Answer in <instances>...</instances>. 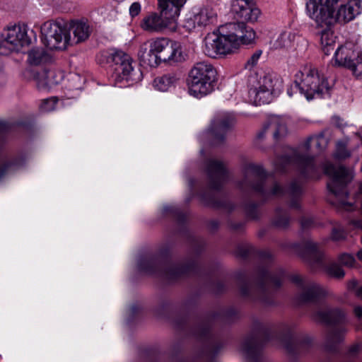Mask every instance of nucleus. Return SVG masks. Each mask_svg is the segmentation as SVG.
<instances>
[{
	"label": "nucleus",
	"mask_w": 362,
	"mask_h": 362,
	"mask_svg": "<svg viewBox=\"0 0 362 362\" xmlns=\"http://www.w3.org/2000/svg\"><path fill=\"white\" fill-rule=\"evenodd\" d=\"M16 165V163L9 162L6 163L3 167L0 168V179L4 176V175L6 173H8L15 168Z\"/></svg>",
	"instance_id": "41"
},
{
	"label": "nucleus",
	"mask_w": 362,
	"mask_h": 362,
	"mask_svg": "<svg viewBox=\"0 0 362 362\" xmlns=\"http://www.w3.org/2000/svg\"><path fill=\"white\" fill-rule=\"evenodd\" d=\"M323 293L322 288L316 284L309 285L305 292V298L307 299H312L316 298Z\"/></svg>",
	"instance_id": "31"
},
{
	"label": "nucleus",
	"mask_w": 362,
	"mask_h": 362,
	"mask_svg": "<svg viewBox=\"0 0 362 362\" xmlns=\"http://www.w3.org/2000/svg\"><path fill=\"white\" fill-rule=\"evenodd\" d=\"M331 274V276L332 278H334L336 279H341L344 277V274L345 273H330Z\"/></svg>",
	"instance_id": "49"
},
{
	"label": "nucleus",
	"mask_w": 362,
	"mask_h": 362,
	"mask_svg": "<svg viewBox=\"0 0 362 362\" xmlns=\"http://www.w3.org/2000/svg\"><path fill=\"white\" fill-rule=\"evenodd\" d=\"M308 47L307 40L291 32H284L271 42V48L274 50L296 52L303 53Z\"/></svg>",
	"instance_id": "14"
},
{
	"label": "nucleus",
	"mask_w": 362,
	"mask_h": 362,
	"mask_svg": "<svg viewBox=\"0 0 362 362\" xmlns=\"http://www.w3.org/2000/svg\"><path fill=\"white\" fill-rule=\"evenodd\" d=\"M0 54H6V50L5 49L4 47L2 45V40L0 39Z\"/></svg>",
	"instance_id": "51"
},
{
	"label": "nucleus",
	"mask_w": 362,
	"mask_h": 362,
	"mask_svg": "<svg viewBox=\"0 0 362 362\" xmlns=\"http://www.w3.org/2000/svg\"><path fill=\"white\" fill-rule=\"evenodd\" d=\"M356 262L354 257L349 253L339 255L336 261L332 260L327 263V272H340L342 267L353 268Z\"/></svg>",
	"instance_id": "25"
},
{
	"label": "nucleus",
	"mask_w": 362,
	"mask_h": 362,
	"mask_svg": "<svg viewBox=\"0 0 362 362\" xmlns=\"http://www.w3.org/2000/svg\"><path fill=\"white\" fill-rule=\"evenodd\" d=\"M359 189H360V192L362 194V185L360 186Z\"/></svg>",
	"instance_id": "54"
},
{
	"label": "nucleus",
	"mask_w": 362,
	"mask_h": 362,
	"mask_svg": "<svg viewBox=\"0 0 362 362\" xmlns=\"http://www.w3.org/2000/svg\"><path fill=\"white\" fill-rule=\"evenodd\" d=\"M259 137H262V133H260V134H259Z\"/></svg>",
	"instance_id": "56"
},
{
	"label": "nucleus",
	"mask_w": 362,
	"mask_h": 362,
	"mask_svg": "<svg viewBox=\"0 0 362 362\" xmlns=\"http://www.w3.org/2000/svg\"><path fill=\"white\" fill-rule=\"evenodd\" d=\"M57 102L56 98H50L42 100L40 105V110L43 112H50L55 109V106Z\"/></svg>",
	"instance_id": "35"
},
{
	"label": "nucleus",
	"mask_w": 362,
	"mask_h": 362,
	"mask_svg": "<svg viewBox=\"0 0 362 362\" xmlns=\"http://www.w3.org/2000/svg\"><path fill=\"white\" fill-rule=\"evenodd\" d=\"M206 173L209 187L214 190L220 189L227 179V171L222 161L209 160L206 164Z\"/></svg>",
	"instance_id": "16"
},
{
	"label": "nucleus",
	"mask_w": 362,
	"mask_h": 362,
	"mask_svg": "<svg viewBox=\"0 0 362 362\" xmlns=\"http://www.w3.org/2000/svg\"><path fill=\"white\" fill-rule=\"evenodd\" d=\"M262 50H257L255 52L251 57L247 59V62L245 64V67L246 69H252L254 66H255L257 64V62L259 61L261 55H262Z\"/></svg>",
	"instance_id": "37"
},
{
	"label": "nucleus",
	"mask_w": 362,
	"mask_h": 362,
	"mask_svg": "<svg viewBox=\"0 0 362 362\" xmlns=\"http://www.w3.org/2000/svg\"><path fill=\"white\" fill-rule=\"evenodd\" d=\"M68 28L74 35V37L71 38V45L86 41L91 33L89 23L83 19L72 21Z\"/></svg>",
	"instance_id": "21"
},
{
	"label": "nucleus",
	"mask_w": 362,
	"mask_h": 362,
	"mask_svg": "<svg viewBox=\"0 0 362 362\" xmlns=\"http://www.w3.org/2000/svg\"><path fill=\"white\" fill-rule=\"evenodd\" d=\"M156 260L153 257L142 258L138 261V266L142 270L156 269Z\"/></svg>",
	"instance_id": "32"
},
{
	"label": "nucleus",
	"mask_w": 362,
	"mask_h": 362,
	"mask_svg": "<svg viewBox=\"0 0 362 362\" xmlns=\"http://www.w3.org/2000/svg\"><path fill=\"white\" fill-rule=\"evenodd\" d=\"M358 349H359V345L356 344V345H354L353 346H351L349 349V351L352 354H354L356 351H358Z\"/></svg>",
	"instance_id": "50"
},
{
	"label": "nucleus",
	"mask_w": 362,
	"mask_h": 362,
	"mask_svg": "<svg viewBox=\"0 0 362 362\" xmlns=\"http://www.w3.org/2000/svg\"><path fill=\"white\" fill-rule=\"evenodd\" d=\"M262 279H263L264 280L267 281L266 284H267V285H274V286H279L281 284L280 281H273V280H269V281L267 279V277L265 275L262 276Z\"/></svg>",
	"instance_id": "47"
},
{
	"label": "nucleus",
	"mask_w": 362,
	"mask_h": 362,
	"mask_svg": "<svg viewBox=\"0 0 362 362\" xmlns=\"http://www.w3.org/2000/svg\"><path fill=\"white\" fill-rule=\"evenodd\" d=\"M243 179L238 187L244 192H254L264 199L280 197L285 189L277 182H270L263 168L254 163H246L242 168Z\"/></svg>",
	"instance_id": "3"
},
{
	"label": "nucleus",
	"mask_w": 362,
	"mask_h": 362,
	"mask_svg": "<svg viewBox=\"0 0 362 362\" xmlns=\"http://www.w3.org/2000/svg\"><path fill=\"white\" fill-rule=\"evenodd\" d=\"M290 279L291 281L296 286H302L303 285V280L302 277L298 274L292 275Z\"/></svg>",
	"instance_id": "44"
},
{
	"label": "nucleus",
	"mask_w": 362,
	"mask_h": 362,
	"mask_svg": "<svg viewBox=\"0 0 362 362\" xmlns=\"http://www.w3.org/2000/svg\"><path fill=\"white\" fill-rule=\"evenodd\" d=\"M186 2L187 0H166L167 5L172 4V6H175L178 9V12Z\"/></svg>",
	"instance_id": "43"
},
{
	"label": "nucleus",
	"mask_w": 362,
	"mask_h": 362,
	"mask_svg": "<svg viewBox=\"0 0 362 362\" xmlns=\"http://www.w3.org/2000/svg\"><path fill=\"white\" fill-rule=\"evenodd\" d=\"M311 223V221L310 220H308L307 221H304V220H302V222H301V224L303 226V227H307L309 226V224Z\"/></svg>",
	"instance_id": "52"
},
{
	"label": "nucleus",
	"mask_w": 362,
	"mask_h": 362,
	"mask_svg": "<svg viewBox=\"0 0 362 362\" xmlns=\"http://www.w3.org/2000/svg\"><path fill=\"white\" fill-rule=\"evenodd\" d=\"M178 266L177 272H187L196 269L197 262L195 260H187L179 263Z\"/></svg>",
	"instance_id": "38"
},
{
	"label": "nucleus",
	"mask_w": 362,
	"mask_h": 362,
	"mask_svg": "<svg viewBox=\"0 0 362 362\" xmlns=\"http://www.w3.org/2000/svg\"><path fill=\"white\" fill-rule=\"evenodd\" d=\"M231 32L235 46L238 48L240 45L254 44L256 38V33L253 28L247 26L244 23H232L228 25Z\"/></svg>",
	"instance_id": "18"
},
{
	"label": "nucleus",
	"mask_w": 362,
	"mask_h": 362,
	"mask_svg": "<svg viewBox=\"0 0 362 362\" xmlns=\"http://www.w3.org/2000/svg\"><path fill=\"white\" fill-rule=\"evenodd\" d=\"M256 350V346L253 340L245 341L240 348V351L246 356H249L252 354Z\"/></svg>",
	"instance_id": "33"
},
{
	"label": "nucleus",
	"mask_w": 362,
	"mask_h": 362,
	"mask_svg": "<svg viewBox=\"0 0 362 362\" xmlns=\"http://www.w3.org/2000/svg\"><path fill=\"white\" fill-rule=\"evenodd\" d=\"M49 57L43 48H33L28 52V62L33 65H39L47 62Z\"/></svg>",
	"instance_id": "28"
},
{
	"label": "nucleus",
	"mask_w": 362,
	"mask_h": 362,
	"mask_svg": "<svg viewBox=\"0 0 362 362\" xmlns=\"http://www.w3.org/2000/svg\"><path fill=\"white\" fill-rule=\"evenodd\" d=\"M356 256L358 259L362 262V249L357 252Z\"/></svg>",
	"instance_id": "53"
},
{
	"label": "nucleus",
	"mask_w": 362,
	"mask_h": 362,
	"mask_svg": "<svg viewBox=\"0 0 362 362\" xmlns=\"http://www.w3.org/2000/svg\"><path fill=\"white\" fill-rule=\"evenodd\" d=\"M42 43L51 50H64L71 45L70 30L59 21L49 20L40 27Z\"/></svg>",
	"instance_id": "7"
},
{
	"label": "nucleus",
	"mask_w": 362,
	"mask_h": 362,
	"mask_svg": "<svg viewBox=\"0 0 362 362\" xmlns=\"http://www.w3.org/2000/svg\"><path fill=\"white\" fill-rule=\"evenodd\" d=\"M298 80L295 79L294 83L287 90V93L290 97H292L294 93H296L297 91L300 92V88H297Z\"/></svg>",
	"instance_id": "45"
},
{
	"label": "nucleus",
	"mask_w": 362,
	"mask_h": 362,
	"mask_svg": "<svg viewBox=\"0 0 362 362\" xmlns=\"http://www.w3.org/2000/svg\"><path fill=\"white\" fill-rule=\"evenodd\" d=\"M177 81L173 74H168L156 78L153 81V86L159 91H167Z\"/></svg>",
	"instance_id": "27"
},
{
	"label": "nucleus",
	"mask_w": 362,
	"mask_h": 362,
	"mask_svg": "<svg viewBox=\"0 0 362 362\" xmlns=\"http://www.w3.org/2000/svg\"><path fill=\"white\" fill-rule=\"evenodd\" d=\"M354 313L356 316L359 319L362 320V307L357 306L354 308Z\"/></svg>",
	"instance_id": "48"
},
{
	"label": "nucleus",
	"mask_w": 362,
	"mask_h": 362,
	"mask_svg": "<svg viewBox=\"0 0 362 362\" xmlns=\"http://www.w3.org/2000/svg\"><path fill=\"white\" fill-rule=\"evenodd\" d=\"M347 286L349 290H354L356 295L362 298V286H358V281L356 279L350 281Z\"/></svg>",
	"instance_id": "39"
},
{
	"label": "nucleus",
	"mask_w": 362,
	"mask_h": 362,
	"mask_svg": "<svg viewBox=\"0 0 362 362\" xmlns=\"http://www.w3.org/2000/svg\"><path fill=\"white\" fill-rule=\"evenodd\" d=\"M335 64L351 69L357 76H362V52L354 43L346 42L339 47L334 52Z\"/></svg>",
	"instance_id": "11"
},
{
	"label": "nucleus",
	"mask_w": 362,
	"mask_h": 362,
	"mask_svg": "<svg viewBox=\"0 0 362 362\" xmlns=\"http://www.w3.org/2000/svg\"><path fill=\"white\" fill-rule=\"evenodd\" d=\"M287 193L289 194V196L293 199L290 202V206L291 208L298 209L300 206V204L298 202V199H297L298 197L301 193V187L300 185L297 182H293L289 188L287 190Z\"/></svg>",
	"instance_id": "30"
},
{
	"label": "nucleus",
	"mask_w": 362,
	"mask_h": 362,
	"mask_svg": "<svg viewBox=\"0 0 362 362\" xmlns=\"http://www.w3.org/2000/svg\"><path fill=\"white\" fill-rule=\"evenodd\" d=\"M324 172L332 179L327 184V187L337 199L336 203L342 206L347 204L348 194L345 187L353 177L351 172L342 166L336 167L331 163H326L324 165Z\"/></svg>",
	"instance_id": "9"
},
{
	"label": "nucleus",
	"mask_w": 362,
	"mask_h": 362,
	"mask_svg": "<svg viewBox=\"0 0 362 362\" xmlns=\"http://www.w3.org/2000/svg\"><path fill=\"white\" fill-rule=\"evenodd\" d=\"M263 132L270 133L275 139H278L286 133V123L280 117H272L264 126Z\"/></svg>",
	"instance_id": "23"
},
{
	"label": "nucleus",
	"mask_w": 362,
	"mask_h": 362,
	"mask_svg": "<svg viewBox=\"0 0 362 362\" xmlns=\"http://www.w3.org/2000/svg\"><path fill=\"white\" fill-rule=\"evenodd\" d=\"M289 218L286 213H282L278 210L276 211V216L274 220V224L280 228H285L288 225Z\"/></svg>",
	"instance_id": "34"
},
{
	"label": "nucleus",
	"mask_w": 362,
	"mask_h": 362,
	"mask_svg": "<svg viewBox=\"0 0 362 362\" xmlns=\"http://www.w3.org/2000/svg\"><path fill=\"white\" fill-rule=\"evenodd\" d=\"M234 117L226 112L216 114L212 120L211 133L214 139V143L218 144L223 141L225 135L234 124Z\"/></svg>",
	"instance_id": "17"
},
{
	"label": "nucleus",
	"mask_w": 362,
	"mask_h": 362,
	"mask_svg": "<svg viewBox=\"0 0 362 362\" xmlns=\"http://www.w3.org/2000/svg\"><path fill=\"white\" fill-rule=\"evenodd\" d=\"M204 52L209 57L215 58L218 55L232 53L237 49L231 32L229 34L218 35L216 33H209L204 38Z\"/></svg>",
	"instance_id": "13"
},
{
	"label": "nucleus",
	"mask_w": 362,
	"mask_h": 362,
	"mask_svg": "<svg viewBox=\"0 0 362 362\" xmlns=\"http://www.w3.org/2000/svg\"><path fill=\"white\" fill-rule=\"evenodd\" d=\"M112 59L117 66L116 68L119 74H122L121 81L134 80V69L132 65V58L121 50H116L112 54Z\"/></svg>",
	"instance_id": "19"
},
{
	"label": "nucleus",
	"mask_w": 362,
	"mask_h": 362,
	"mask_svg": "<svg viewBox=\"0 0 362 362\" xmlns=\"http://www.w3.org/2000/svg\"><path fill=\"white\" fill-rule=\"evenodd\" d=\"M302 255L304 258L313 259L314 262L320 261L323 257V252L319 245L312 240H307L302 245Z\"/></svg>",
	"instance_id": "26"
},
{
	"label": "nucleus",
	"mask_w": 362,
	"mask_h": 362,
	"mask_svg": "<svg viewBox=\"0 0 362 362\" xmlns=\"http://www.w3.org/2000/svg\"><path fill=\"white\" fill-rule=\"evenodd\" d=\"M137 55L141 63L153 67V61L152 58V54L150 53L148 41H146L140 45Z\"/></svg>",
	"instance_id": "29"
},
{
	"label": "nucleus",
	"mask_w": 362,
	"mask_h": 362,
	"mask_svg": "<svg viewBox=\"0 0 362 362\" xmlns=\"http://www.w3.org/2000/svg\"><path fill=\"white\" fill-rule=\"evenodd\" d=\"M193 21L198 26L206 27L217 22V13L212 7L205 6L194 16Z\"/></svg>",
	"instance_id": "24"
},
{
	"label": "nucleus",
	"mask_w": 362,
	"mask_h": 362,
	"mask_svg": "<svg viewBox=\"0 0 362 362\" xmlns=\"http://www.w3.org/2000/svg\"><path fill=\"white\" fill-rule=\"evenodd\" d=\"M349 156L350 153L346 150V144L342 141L338 142L337 144L335 157L339 159H344L348 158Z\"/></svg>",
	"instance_id": "36"
},
{
	"label": "nucleus",
	"mask_w": 362,
	"mask_h": 362,
	"mask_svg": "<svg viewBox=\"0 0 362 362\" xmlns=\"http://www.w3.org/2000/svg\"><path fill=\"white\" fill-rule=\"evenodd\" d=\"M305 11L317 26L325 27L321 32L323 51L328 55L334 49V36L331 27L336 23H346L362 11L361 0H307Z\"/></svg>",
	"instance_id": "1"
},
{
	"label": "nucleus",
	"mask_w": 362,
	"mask_h": 362,
	"mask_svg": "<svg viewBox=\"0 0 362 362\" xmlns=\"http://www.w3.org/2000/svg\"><path fill=\"white\" fill-rule=\"evenodd\" d=\"M298 80L297 88H300V94L308 100L316 97H323L329 93V86L324 76H320L317 69L305 67L296 74Z\"/></svg>",
	"instance_id": "6"
},
{
	"label": "nucleus",
	"mask_w": 362,
	"mask_h": 362,
	"mask_svg": "<svg viewBox=\"0 0 362 362\" xmlns=\"http://www.w3.org/2000/svg\"><path fill=\"white\" fill-rule=\"evenodd\" d=\"M281 82L270 75L261 76L257 86L249 90V100L255 105L269 103L273 94L279 91Z\"/></svg>",
	"instance_id": "12"
},
{
	"label": "nucleus",
	"mask_w": 362,
	"mask_h": 362,
	"mask_svg": "<svg viewBox=\"0 0 362 362\" xmlns=\"http://www.w3.org/2000/svg\"><path fill=\"white\" fill-rule=\"evenodd\" d=\"M28 31V26L20 23L9 25L3 29L0 34V39L7 54L11 52H18L23 47L31 43Z\"/></svg>",
	"instance_id": "10"
},
{
	"label": "nucleus",
	"mask_w": 362,
	"mask_h": 362,
	"mask_svg": "<svg viewBox=\"0 0 362 362\" xmlns=\"http://www.w3.org/2000/svg\"><path fill=\"white\" fill-rule=\"evenodd\" d=\"M217 81V71L207 62L194 64L188 74L187 85L190 95L201 98L213 92Z\"/></svg>",
	"instance_id": "4"
},
{
	"label": "nucleus",
	"mask_w": 362,
	"mask_h": 362,
	"mask_svg": "<svg viewBox=\"0 0 362 362\" xmlns=\"http://www.w3.org/2000/svg\"><path fill=\"white\" fill-rule=\"evenodd\" d=\"M345 313L339 309H325L317 311L314 319L320 322L330 325L344 322Z\"/></svg>",
	"instance_id": "22"
},
{
	"label": "nucleus",
	"mask_w": 362,
	"mask_h": 362,
	"mask_svg": "<svg viewBox=\"0 0 362 362\" xmlns=\"http://www.w3.org/2000/svg\"><path fill=\"white\" fill-rule=\"evenodd\" d=\"M231 9L240 23H255L261 15L260 10L255 5L254 0H233Z\"/></svg>",
	"instance_id": "15"
},
{
	"label": "nucleus",
	"mask_w": 362,
	"mask_h": 362,
	"mask_svg": "<svg viewBox=\"0 0 362 362\" xmlns=\"http://www.w3.org/2000/svg\"><path fill=\"white\" fill-rule=\"evenodd\" d=\"M152 54L153 67L163 62H180L184 60L180 45L167 37H156L148 40Z\"/></svg>",
	"instance_id": "8"
},
{
	"label": "nucleus",
	"mask_w": 362,
	"mask_h": 362,
	"mask_svg": "<svg viewBox=\"0 0 362 362\" xmlns=\"http://www.w3.org/2000/svg\"><path fill=\"white\" fill-rule=\"evenodd\" d=\"M170 274H173V275H175V274H178L179 273L173 272V273H170Z\"/></svg>",
	"instance_id": "55"
},
{
	"label": "nucleus",
	"mask_w": 362,
	"mask_h": 362,
	"mask_svg": "<svg viewBox=\"0 0 362 362\" xmlns=\"http://www.w3.org/2000/svg\"><path fill=\"white\" fill-rule=\"evenodd\" d=\"M165 211H168V207H165Z\"/></svg>",
	"instance_id": "57"
},
{
	"label": "nucleus",
	"mask_w": 362,
	"mask_h": 362,
	"mask_svg": "<svg viewBox=\"0 0 362 362\" xmlns=\"http://www.w3.org/2000/svg\"><path fill=\"white\" fill-rule=\"evenodd\" d=\"M332 239L339 240L345 238L344 231L339 228H334L332 233Z\"/></svg>",
	"instance_id": "42"
},
{
	"label": "nucleus",
	"mask_w": 362,
	"mask_h": 362,
	"mask_svg": "<svg viewBox=\"0 0 362 362\" xmlns=\"http://www.w3.org/2000/svg\"><path fill=\"white\" fill-rule=\"evenodd\" d=\"M311 143L315 144L319 151H322L326 148L328 139L323 133L310 136L297 149H291L288 154L279 158L274 163L276 170L280 172L284 170L286 165L294 163L304 176L313 177L316 171V166L313 158L308 153Z\"/></svg>",
	"instance_id": "2"
},
{
	"label": "nucleus",
	"mask_w": 362,
	"mask_h": 362,
	"mask_svg": "<svg viewBox=\"0 0 362 362\" xmlns=\"http://www.w3.org/2000/svg\"><path fill=\"white\" fill-rule=\"evenodd\" d=\"M141 10V6L140 3L134 2L133 4H131V6L129 7V14L132 18H134L135 16H137L140 13Z\"/></svg>",
	"instance_id": "40"
},
{
	"label": "nucleus",
	"mask_w": 362,
	"mask_h": 362,
	"mask_svg": "<svg viewBox=\"0 0 362 362\" xmlns=\"http://www.w3.org/2000/svg\"><path fill=\"white\" fill-rule=\"evenodd\" d=\"M341 339V334L337 332H333L329 336V340L332 341H340Z\"/></svg>",
	"instance_id": "46"
},
{
	"label": "nucleus",
	"mask_w": 362,
	"mask_h": 362,
	"mask_svg": "<svg viewBox=\"0 0 362 362\" xmlns=\"http://www.w3.org/2000/svg\"><path fill=\"white\" fill-rule=\"evenodd\" d=\"M160 14L151 13L144 16L141 21V29L148 33H162L166 29L175 30L176 20L180 12L178 9L172 6L167 5L166 0H158Z\"/></svg>",
	"instance_id": "5"
},
{
	"label": "nucleus",
	"mask_w": 362,
	"mask_h": 362,
	"mask_svg": "<svg viewBox=\"0 0 362 362\" xmlns=\"http://www.w3.org/2000/svg\"><path fill=\"white\" fill-rule=\"evenodd\" d=\"M63 74L53 69H44L35 76L37 88L40 90H49L53 86L59 83L63 78Z\"/></svg>",
	"instance_id": "20"
}]
</instances>
